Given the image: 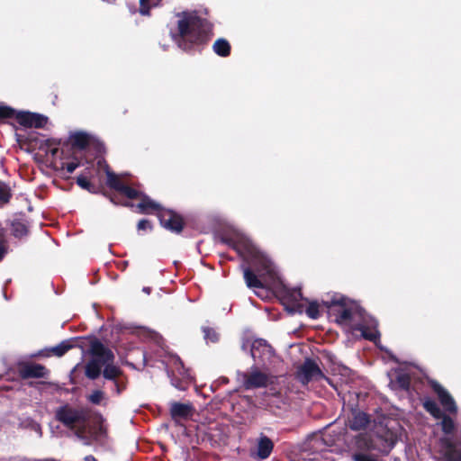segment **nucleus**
Returning <instances> with one entry per match:
<instances>
[{
  "mask_svg": "<svg viewBox=\"0 0 461 461\" xmlns=\"http://www.w3.org/2000/svg\"><path fill=\"white\" fill-rule=\"evenodd\" d=\"M233 249L242 258L256 267L259 278L249 268H244V279L249 288L276 287L280 278L271 260L261 253L252 241L243 234H236L231 240Z\"/></svg>",
  "mask_w": 461,
  "mask_h": 461,
  "instance_id": "obj_1",
  "label": "nucleus"
},
{
  "mask_svg": "<svg viewBox=\"0 0 461 461\" xmlns=\"http://www.w3.org/2000/svg\"><path fill=\"white\" fill-rule=\"evenodd\" d=\"M323 303L330 309L335 321L347 331H359L361 337L371 341L379 339L377 321L356 303L340 294H334L330 300L323 301Z\"/></svg>",
  "mask_w": 461,
  "mask_h": 461,
  "instance_id": "obj_2",
  "label": "nucleus"
},
{
  "mask_svg": "<svg viewBox=\"0 0 461 461\" xmlns=\"http://www.w3.org/2000/svg\"><path fill=\"white\" fill-rule=\"evenodd\" d=\"M178 34L174 35L175 41L180 48H189L185 42L202 43L210 36L212 27L195 13L184 12L178 14Z\"/></svg>",
  "mask_w": 461,
  "mask_h": 461,
  "instance_id": "obj_3",
  "label": "nucleus"
},
{
  "mask_svg": "<svg viewBox=\"0 0 461 461\" xmlns=\"http://www.w3.org/2000/svg\"><path fill=\"white\" fill-rule=\"evenodd\" d=\"M138 208L142 213H149L156 211L160 224L168 230L179 233L183 229V219L180 215L172 211L161 209L158 203L147 196L141 199Z\"/></svg>",
  "mask_w": 461,
  "mask_h": 461,
  "instance_id": "obj_4",
  "label": "nucleus"
},
{
  "mask_svg": "<svg viewBox=\"0 0 461 461\" xmlns=\"http://www.w3.org/2000/svg\"><path fill=\"white\" fill-rule=\"evenodd\" d=\"M357 452L353 455L354 461H379V456L373 451L381 449L371 436L359 435L356 440Z\"/></svg>",
  "mask_w": 461,
  "mask_h": 461,
  "instance_id": "obj_5",
  "label": "nucleus"
},
{
  "mask_svg": "<svg viewBox=\"0 0 461 461\" xmlns=\"http://www.w3.org/2000/svg\"><path fill=\"white\" fill-rule=\"evenodd\" d=\"M92 351L97 356H103L102 364L104 365L103 375L108 380H114L121 375V369L113 364L114 356L113 352L106 348L101 342L92 343Z\"/></svg>",
  "mask_w": 461,
  "mask_h": 461,
  "instance_id": "obj_6",
  "label": "nucleus"
},
{
  "mask_svg": "<svg viewBox=\"0 0 461 461\" xmlns=\"http://www.w3.org/2000/svg\"><path fill=\"white\" fill-rule=\"evenodd\" d=\"M56 418L65 426L74 428L86 420V413L83 409H75L65 405L56 411Z\"/></svg>",
  "mask_w": 461,
  "mask_h": 461,
  "instance_id": "obj_7",
  "label": "nucleus"
},
{
  "mask_svg": "<svg viewBox=\"0 0 461 461\" xmlns=\"http://www.w3.org/2000/svg\"><path fill=\"white\" fill-rule=\"evenodd\" d=\"M260 366H255L251 367L250 372L240 375V380L245 389L250 390L255 388L265 387L269 383V375L260 371Z\"/></svg>",
  "mask_w": 461,
  "mask_h": 461,
  "instance_id": "obj_8",
  "label": "nucleus"
},
{
  "mask_svg": "<svg viewBox=\"0 0 461 461\" xmlns=\"http://www.w3.org/2000/svg\"><path fill=\"white\" fill-rule=\"evenodd\" d=\"M297 378L299 381L307 384L313 380L326 379L331 385V382L325 377L319 366L311 359H306L297 371Z\"/></svg>",
  "mask_w": 461,
  "mask_h": 461,
  "instance_id": "obj_9",
  "label": "nucleus"
},
{
  "mask_svg": "<svg viewBox=\"0 0 461 461\" xmlns=\"http://www.w3.org/2000/svg\"><path fill=\"white\" fill-rule=\"evenodd\" d=\"M255 366H265L273 356L271 347L264 339H256L250 346Z\"/></svg>",
  "mask_w": 461,
  "mask_h": 461,
  "instance_id": "obj_10",
  "label": "nucleus"
},
{
  "mask_svg": "<svg viewBox=\"0 0 461 461\" xmlns=\"http://www.w3.org/2000/svg\"><path fill=\"white\" fill-rule=\"evenodd\" d=\"M431 386L434 392L437 393L444 410L450 413H456L457 407L449 393L437 382H431Z\"/></svg>",
  "mask_w": 461,
  "mask_h": 461,
  "instance_id": "obj_11",
  "label": "nucleus"
},
{
  "mask_svg": "<svg viewBox=\"0 0 461 461\" xmlns=\"http://www.w3.org/2000/svg\"><path fill=\"white\" fill-rule=\"evenodd\" d=\"M16 118L21 125L35 128L44 127L48 121L47 117L43 115L29 112H21Z\"/></svg>",
  "mask_w": 461,
  "mask_h": 461,
  "instance_id": "obj_12",
  "label": "nucleus"
},
{
  "mask_svg": "<svg viewBox=\"0 0 461 461\" xmlns=\"http://www.w3.org/2000/svg\"><path fill=\"white\" fill-rule=\"evenodd\" d=\"M441 452L447 461H461V451L448 438L440 439Z\"/></svg>",
  "mask_w": 461,
  "mask_h": 461,
  "instance_id": "obj_13",
  "label": "nucleus"
},
{
  "mask_svg": "<svg viewBox=\"0 0 461 461\" xmlns=\"http://www.w3.org/2000/svg\"><path fill=\"white\" fill-rule=\"evenodd\" d=\"M93 358L86 364V375L90 379L97 378L104 365L102 364L103 356H97L91 350Z\"/></svg>",
  "mask_w": 461,
  "mask_h": 461,
  "instance_id": "obj_14",
  "label": "nucleus"
},
{
  "mask_svg": "<svg viewBox=\"0 0 461 461\" xmlns=\"http://www.w3.org/2000/svg\"><path fill=\"white\" fill-rule=\"evenodd\" d=\"M274 447L272 440L267 436L261 434L258 439L257 456L259 459L267 458Z\"/></svg>",
  "mask_w": 461,
  "mask_h": 461,
  "instance_id": "obj_15",
  "label": "nucleus"
},
{
  "mask_svg": "<svg viewBox=\"0 0 461 461\" xmlns=\"http://www.w3.org/2000/svg\"><path fill=\"white\" fill-rule=\"evenodd\" d=\"M170 412L174 419H186L193 413V407L190 404L174 402L171 404Z\"/></svg>",
  "mask_w": 461,
  "mask_h": 461,
  "instance_id": "obj_16",
  "label": "nucleus"
},
{
  "mask_svg": "<svg viewBox=\"0 0 461 461\" xmlns=\"http://www.w3.org/2000/svg\"><path fill=\"white\" fill-rule=\"evenodd\" d=\"M369 419L367 415L362 411H353L352 417L348 420V426L353 430H360L366 428Z\"/></svg>",
  "mask_w": 461,
  "mask_h": 461,
  "instance_id": "obj_17",
  "label": "nucleus"
},
{
  "mask_svg": "<svg viewBox=\"0 0 461 461\" xmlns=\"http://www.w3.org/2000/svg\"><path fill=\"white\" fill-rule=\"evenodd\" d=\"M46 373L45 367L38 364L25 366L22 370L23 377H44Z\"/></svg>",
  "mask_w": 461,
  "mask_h": 461,
  "instance_id": "obj_18",
  "label": "nucleus"
},
{
  "mask_svg": "<svg viewBox=\"0 0 461 461\" xmlns=\"http://www.w3.org/2000/svg\"><path fill=\"white\" fill-rule=\"evenodd\" d=\"M105 173L107 176L106 183L108 186L121 192L125 185L121 181L120 176L110 171L108 166H105Z\"/></svg>",
  "mask_w": 461,
  "mask_h": 461,
  "instance_id": "obj_19",
  "label": "nucleus"
},
{
  "mask_svg": "<svg viewBox=\"0 0 461 461\" xmlns=\"http://www.w3.org/2000/svg\"><path fill=\"white\" fill-rule=\"evenodd\" d=\"M73 147L79 149H85L89 143V136L83 132H76L70 137Z\"/></svg>",
  "mask_w": 461,
  "mask_h": 461,
  "instance_id": "obj_20",
  "label": "nucleus"
},
{
  "mask_svg": "<svg viewBox=\"0 0 461 461\" xmlns=\"http://www.w3.org/2000/svg\"><path fill=\"white\" fill-rule=\"evenodd\" d=\"M212 49L217 55L226 57L230 54V46L226 40L218 39L214 42Z\"/></svg>",
  "mask_w": 461,
  "mask_h": 461,
  "instance_id": "obj_21",
  "label": "nucleus"
},
{
  "mask_svg": "<svg viewBox=\"0 0 461 461\" xmlns=\"http://www.w3.org/2000/svg\"><path fill=\"white\" fill-rule=\"evenodd\" d=\"M423 406L427 411H429L434 418L440 419L443 415L441 410L436 402L430 399H427L423 402Z\"/></svg>",
  "mask_w": 461,
  "mask_h": 461,
  "instance_id": "obj_22",
  "label": "nucleus"
},
{
  "mask_svg": "<svg viewBox=\"0 0 461 461\" xmlns=\"http://www.w3.org/2000/svg\"><path fill=\"white\" fill-rule=\"evenodd\" d=\"M161 0H140V13L142 15H149L153 7L159 5Z\"/></svg>",
  "mask_w": 461,
  "mask_h": 461,
  "instance_id": "obj_23",
  "label": "nucleus"
},
{
  "mask_svg": "<svg viewBox=\"0 0 461 461\" xmlns=\"http://www.w3.org/2000/svg\"><path fill=\"white\" fill-rule=\"evenodd\" d=\"M13 234L17 238H22L28 233V228L25 223L14 221L12 224Z\"/></svg>",
  "mask_w": 461,
  "mask_h": 461,
  "instance_id": "obj_24",
  "label": "nucleus"
},
{
  "mask_svg": "<svg viewBox=\"0 0 461 461\" xmlns=\"http://www.w3.org/2000/svg\"><path fill=\"white\" fill-rule=\"evenodd\" d=\"M440 419H441V421L439 424L441 426L443 432L445 434H451L455 430L454 420L451 418L445 416V415H442V417Z\"/></svg>",
  "mask_w": 461,
  "mask_h": 461,
  "instance_id": "obj_25",
  "label": "nucleus"
},
{
  "mask_svg": "<svg viewBox=\"0 0 461 461\" xmlns=\"http://www.w3.org/2000/svg\"><path fill=\"white\" fill-rule=\"evenodd\" d=\"M88 401L94 404H100L105 400V394L101 390H95L87 397Z\"/></svg>",
  "mask_w": 461,
  "mask_h": 461,
  "instance_id": "obj_26",
  "label": "nucleus"
},
{
  "mask_svg": "<svg viewBox=\"0 0 461 461\" xmlns=\"http://www.w3.org/2000/svg\"><path fill=\"white\" fill-rule=\"evenodd\" d=\"M71 348V345L68 342H61L59 345L53 347L51 351L54 355L58 357L63 356L68 349Z\"/></svg>",
  "mask_w": 461,
  "mask_h": 461,
  "instance_id": "obj_27",
  "label": "nucleus"
},
{
  "mask_svg": "<svg viewBox=\"0 0 461 461\" xmlns=\"http://www.w3.org/2000/svg\"><path fill=\"white\" fill-rule=\"evenodd\" d=\"M11 197L10 190L6 185L0 183V204L9 202Z\"/></svg>",
  "mask_w": 461,
  "mask_h": 461,
  "instance_id": "obj_28",
  "label": "nucleus"
},
{
  "mask_svg": "<svg viewBox=\"0 0 461 461\" xmlns=\"http://www.w3.org/2000/svg\"><path fill=\"white\" fill-rule=\"evenodd\" d=\"M306 313L311 319H317L320 316L318 303L315 302L311 303L306 309Z\"/></svg>",
  "mask_w": 461,
  "mask_h": 461,
  "instance_id": "obj_29",
  "label": "nucleus"
},
{
  "mask_svg": "<svg viewBox=\"0 0 461 461\" xmlns=\"http://www.w3.org/2000/svg\"><path fill=\"white\" fill-rule=\"evenodd\" d=\"M14 114V111L10 107L3 105L0 106V122L5 118L13 117Z\"/></svg>",
  "mask_w": 461,
  "mask_h": 461,
  "instance_id": "obj_30",
  "label": "nucleus"
},
{
  "mask_svg": "<svg viewBox=\"0 0 461 461\" xmlns=\"http://www.w3.org/2000/svg\"><path fill=\"white\" fill-rule=\"evenodd\" d=\"M204 339L207 341L215 342L218 340V334L212 329L204 328L203 329Z\"/></svg>",
  "mask_w": 461,
  "mask_h": 461,
  "instance_id": "obj_31",
  "label": "nucleus"
},
{
  "mask_svg": "<svg viewBox=\"0 0 461 461\" xmlns=\"http://www.w3.org/2000/svg\"><path fill=\"white\" fill-rule=\"evenodd\" d=\"M121 193L126 195L128 198H136L140 194L138 191L127 185L123 186V188L121 190Z\"/></svg>",
  "mask_w": 461,
  "mask_h": 461,
  "instance_id": "obj_32",
  "label": "nucleus"
},
{
  "mask_svg": "<svg viewBox=\"0 0 461 461\" xmlns=\"http://www.w3.org/2000/svg\"><path fill=\"white\" fill-rule=\"evenodd\" d=\"M77 183L80 187H82L84 189H87V190H89L90 185H91L90 182L87 180V178L83 176H80L77 177Z\"/></svg>",
  "mask_w": 461,
  "mask_h": 461,
  "instance_id": "obj_33",
  "label": "nucleus"
},
{
  "mask_svg": "<svg viewBox=\"0 0 461 461\" xmlns=\"http://www.w3.org/2000/svg\"><path fill=\"white\" fill-rule=\"evenodd\" d=\"M150 229H151V225L148 220L143 219L139 221V223H138L139 230H150Z\"/></svg>",
  "mask_w": 461,
  "mask_h": 461,
  "instance_id": "obj_34",
  "label": "nucleus"
},
{
  "mask_svg": "<svg viewBox=\"0 0 461 461\" xmlns=\"http://www.w3.org/2000/svg\"><path fill=\"white\" fill-rule=\"evenodd\" d=\"M398 384L400 387L406 389L409 386V378L405 375H401L398 377Z\"/></svg>",
  "mask_w": 461,
  "mask_h": 461,
  "instance_id": "obj_35",
  "label": "nucleus"
},
{
  "mask_svg": "<svg viewBox=\"0 0 461 461\" xmlns=\"http://www.w3.org/2000/svg\"><path fill=\"white\" fill-rule=\"evenodd\" d=\"M78 166H79V164L77 163V162H69V163L67 164L66 169H67L68 173L71 174V173H73L76 170V168Z\"/></svg>",
  "mask_w": 461,
  "mask_h": 461,
  "instance_id": "obj_36",
  "label": "nucleus"
},
{
  "mask_svg": "<svg viewBox=\"0 0 461 461\" xmlns=\"http://www.w3.org/2000/svg\"><path fill=\"white\" fill-rule=\"evenodd\" d=\"M6 253V248L3 242L0 241V260L3 259Z\"/></svg>",
  "mask_w": 461,
  "mask_h": 461,
  "instance_id": "obj_37",
  "label": "nucleus"
},
{
  "mask_svg": "<svg viewBox=\"0 0 461 461\" xmlns=\"http://www.w3.org/2000/svg\"><path fill=\"white\" fill-rule=\"evenodd\" d=\"M85 461H95V459L93 456H86Z\"/></svg>",
  "mask_w": 461,
  "mask_h": 461,
  "instance_id": "obj_38",
  "label": "nucleus"
},
{
  "mask_svg": "<svg viewBox=\"0 0 461 461\" xmlns=\"http://www.w3.org/2000/svg\"><path fill=\"white\" fill-rule=\"evenodd\" d=\"M294 293H295V296H294V299H295V300L297 299V297H298V298H301V297H302V294H301L300 290L295 291Z\"/></svg>",
  "mask_w": 461,
  "mask_h": 461,
  "instance_id": "obj_39",
  "label": "nucleus"
},
{
  "mask_svg": "<svg viewBox=\"0 0 461 461\" xmlns=\"http://www.w3.org/2000/svg\"><path fill=\"white\" fill-rule=\"evenodd\" d=\"M34 427H35V429H36L37 431L41 432L40 425L35 424V425H34Z\"/></svg>",
  "mask_w": 461,
  "mask_h": 461,
  "instance_id": "obj_40",
  "label": "nucleus"
},
{
  "mask_svg": "<svg viewBox=\"0 0 461 461\" xmlns=\"http://www.w3.org/2000/svg\"><path fill=\"white\" fill-rule=\"evenodd\" d=\"M143 291H144L145 293H147V294H149V288L145 287V288H143Z\"/></svg>",
  "mask_w": 461,
  "mask_h": 461,
  "instance_id": "obj_41",
  "label": "nucleus"
},
{
  "mask_svg": "<svg viewBox=\"0 0 461 461\" xmlns=\"http://www.w3.org/2000/svg\"><path fill=\"white\" fill-rule=\"evenodd\" d=\"M111 202L113 203H117L113 197L110 198Z\"/></svg>",
  "mask_w": 461,
  "mask_h": 461,
  "instance_id": "obj_42",
  "label": "nucleus"
},
{
  "mask_svg": "<svg viewBox=\"0 0 461 461\" xmlns=\"http://www.w3.org/2000/svg\"><path fill=\"white\" fill-rule=\"evenodd\" d=\"M115 386H116V388H117V392H120V391H119V388H118V384H116V383H115Z\"/></svg>",
  "mask_w": 461,
  "mask_h": 461,
  "instance_id": "obj_43",
  "label": "nucleus"
}]
</instances>
